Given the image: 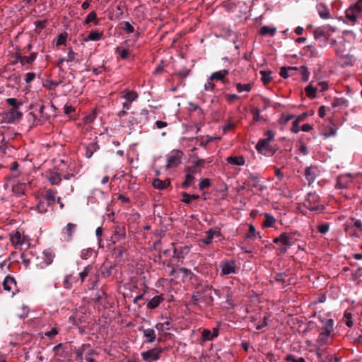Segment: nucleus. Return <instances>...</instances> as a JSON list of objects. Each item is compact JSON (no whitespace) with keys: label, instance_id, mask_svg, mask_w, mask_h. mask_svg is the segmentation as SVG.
Segmentation results:
<instances>
[{"label":"nucleus","instance_id":"obj_8","mask_svg":"<svg viewBox=\"0 0 362 362\" xmlns=\"http://www.w3.org/2000/svg\"><path fill=\"white\" fill-rule=\"evenodd\" d=\"M320 170L316 166L311 165L307 167L305 170V179L308 181V185L313 184L316 177L318 176Z\"/></svg>","mask_w":362,"mask_h":362},{"label":"nucleus","instance_id":"obj_24","mask_svg":"<svg viewBox=\"0 0 362 362\" xmlns=\"http://www.w3.org/2000/svg\"><path fill=\"white\" fill-rule=\"evenodd\" d=\"M52 206L53 205H52L50 203L47 202V201L42 199L39 201L38 204L36 206V209L39 213L43 214L48 211V209L49 207Z\"/></svg>","mask_w":362,"mask_h":362},{"label":"nucleus","instance_id":"obj_25","mask_svg":"<svg viewBox=\"0 0 362 362\" xmlns=\"http://www.w3.org/2000/svg\"><path fill=\"white\" fill-rule=\"evenodd\" d=\"M331 334L320 332L316 340V343L319 346H323L329 343Z\"/></svg>","mask_w":362,"mask_h":362},{"label":"nucleus","instance_id":"obj_46","mask_svg":"<svg viewBox=\"0 0 362 362\" xmlns=\"http://www.w3.org/2000/svg\"><path fill=\"white\" fill-rule=\"evenodd\" d=\"M348 101L344 98H335L332 102V107H347Z\"/></svg>","mask_w":362,"mask_h":362},{"label":"nucleus","instance_id":"obj_50","mask_svg":"<svg viewBox=\"0 0 362 362\" xmlns=\"http://www.w3.org/2000/svg\"><path fill=\"white\" fill-rule=\"evenodd\" d=\"M94 23L95 25L98 24V19L97 18V14L95 11H91L87 16L85 20L86 23Z\"/></svg>","mask_w":362,"mask_h":362},{"label":"nucleus","instance_id":"obj_38","mask_svg":"<svg viewBox=\"0 0 362 362\" xmlns=\"http://www.w3.org/2000/svg\"><path fill=\"white\" fill-rule=\"evenodd\" d=\"M297 71H298L300 73L301 79L303 81L306 82L308 81L310 77V72L307 66H300V67H298Z\"/></svg>","mask_w":362,"mask_h":362},{"label":"nucleus","instance_id":"obj_59","mask_svg":"<svg viewBox=\"0 0 362 362\" xmlns=\"http://www.w3.org/2000/svg\"><path fill=\"white\" fill-rule=\"evenodd\" d=\"M236 88H237L238 92H239V93H241L243 91L250 92L251 90L252 87H251V85L249 83H247V84L238 83L236 85Z\"/></svg>","mask_w":362,"mask_h":362},{"label":"nucleus","instance_id":"obj_23","mask_svg":"<svg viewBox=\"0 0 362 362\" xmlns=\"http://www.w3.org/2000/svg\"><path fill=\"white\" fill-rule=\"evenodd\" d=\"M206 295L200 291L195 292L192 297V302L194 305H198L201 302L209 303L208 300L206 299Z\"/></svg>","mask_w":362,"mask_h":362},{"label":"nucleus","instance_id":"obj_19","mask_svg":"<svg viewBox=\"0 0 362 362\" xmlns=\"http://www.w3.org/2000/svg\"><path fill=\"white\" fill-rule=\"evenodd\" d=\"M126 237V230L124 226H117L115 234L112 237V243L115 244L117 241L124 239Z\"/></svg>","mask_w":362,"mask_h":362},{"label":"nucleus","instance_id":"obj_15","mask_svg":"<svg viewBox=\"0 0 362 362\" xmlns=\"http://www.w3.org/2000/svg\"><path fill=\"white\" fill-rule=\"evenodd\" d=\"M139 330L143 332L144 337L146 338V342L152 343L156 338V334L154 329L148 328L144 329V327H140Z\"/></svg>","mask_w":362,"mask_h":362},{"label":"nucleus","instance_id":"obj_57","mask_svg":"<svg viewBox=\"0 0 362 362\" xmlns=\"http://www.w3.org/2000/svg\"><path fill=\"white\" fill-rule=\"evenodd\" d=\"M194 177L190 173H187L186 174V177L185 182L182 183V187L187 188L190 186L194 180Z\"/></svg>","mask_w":362,"mask_h":362},{"label":"nucleus","instance_id":"obj_44","mask_svg":"<svg viewBox=\"0 0 362 362\" xmlns=\"http://www.w3.org/2000/svg\"><path fill=\"white\" fill-rule=\"evenodd\" d=\"M355 58L353 55L347 54L341 57V64L344 66H353Z\"/></svg>","mask_w":362,"mask_h":362},{"label":"nucleus","instance_id":"obj_2","mask_svg":"<svg viewBox=\"0 0 362 362\" xmlns=\"http://www.w3.org/2000/svg\"><path fill=\"white\" fill-rule=\"evenodd\" d=\"M362 12V0H358L354 4L350 6L346 11L347 23L354 25Z\"/></svg>","mask_w":362,"mask_h":362},{"label":"nucleus","instance_id":"obj_39","mask_svg":"<svg viewBox=\"0 0 362 362\" xmlns=\"http://www.w3.org/2000/svg\"><path fill=\"white\" fill-rule=\"evenodd\" d=\"M317 90V88L313 86L311 83L307 86L305 88L306 95L310 99H313L316 97Z\"/></svg>","mask_w":362,"mask_h":362},{"label":"nucleus","instance_id":"obj_64","mask_svg":"<svg viewBox=\"0 0 362 362\" xmlns=\"http://www.w3.org/2000/svg\"><path fill=\"white\" fill-rule=\"evenodd\" d=\"M329 229V225L328 223H322L317 226V231L322 234H325Z\"/></svg>","mask_w":362,"mask_h":362},{"label":"nucleus","instance_id":"obj_27","mask_svg":"<svg viewBox=\"0 0 362 362\" xmlns=\"http://www.w3.org/2000/svg\"><path fill=\"white\" fill-rule=\"evenodd\" d=\"M313 35H314V38L316 40H319L322 39L324 42H326L328 40V39H329V37L327 36V35L325 34V31L322 30V28L320 26L316 28L314 30Z\"/></svg>","mask_w":362,"mask_h":362},{"label":"nucleus","instance_id":"obj_32","mask_svg":"<svg viewBox=\"0 0 362 362\" xmlns=\"http://www.w3.org/2000/svg\"><path fill=\"white\" fill-rule=\"evenodd\" d=\"M19 109H11L9 111V118L8 120L10 122H14L21 119L23 116V113L18 110Z\"/></svg>","mask_w":362,"mask_h":362},{"label":"nucleus","instance_id":"obj_21","mask_svg":"<svg viewBox=\"0 0 362 362\" xmlns=\"http://www.w3.org/2000/svg\"><path fill=\"white\" fill-rule=\"evenodd\" d=\"M89 348H90L89 344H83L81 348L78 349L76 351V360L81 362L83 360V353L86 352L88 349V350L86 354L88 355L92 354L93 353V350L90 349Z\"/></svg>","mask_w":362,"mask_h":362},{"label":"nucleus","instance_id":"obj_33","mask_svg":"<svg viewBox=\"0 0 362 362\" xmlns=\"http://www.w3.org/2000/svg\"><path fill=\"white\" fill-rule=\"evenodd\" d=\"M257 237H258L259 239L262 238L260 234L256 231L255 227L252 224L250 225L248 231L245 235V238L253 240L255 239Z\"/></svg>","mask_w":362,"mask_h":362},{"label":"nucleus","instance_id":"obj_34","mask_svg":"<svg viewBox=\"0 0 362 362\" xmlns=\"http://www.w3.org/2000/svg\"><path fill=\"white\" fill-rule=\"evenodd\" d=\"M324 326L321 332L331 334L333 331L334 321L332 319H325L322 320Z\"/></svg>","mask_w":362,"mask_h":362},{"label":"nucleus","instance_id":"obj_9","mask_svg":"<svg viewBox=\"0 0 362 362\" xmlns=\"http://www.w3.org/2000/svg\"><path fill=\"white\" fill-rule=\"evenodd\" d=\"M3 287L5 291L11 292V296H13L15 291H18L16 288V281L15 279L11 276H7L3 281Z\"/></svg>","mask_w":362,"mask_h":362},{"label":"nucleus","instance_id":"obj_53","mask_svg":"<svg viewBox=\"0 0 362 362\" xmlns=\"http://www.w3.org/2000/svg\"><path fill=\"white\" fill-rule=\"evenodd\" d=\"M343 320L344 323L349 327H351L354 325L352 321V315L351 313L348 312L347 310L345 311L344 314V318Z\"/></svg>","mask_w":362,"mask_h":362},{"label":"nucleus","instance_id":"obj_17","mask_svg":"<svg viewBox=\"0 0 362 362\" xmlns=\"http://www.w3.org/2000/svg\"><path fill=\"white\" fill-rule=\"evenodd\" d=\"M24 239L25 237L20 230H15L10 234V240L14 245H22L25 242Z\"/></svg>","mask_w":362,"mask_h":362},{"label":"nucleus","instance_id":"obj_48","mask_svg":"<svg viewBox=\"0 0 362 362\" xmlns=\"http://www.w3.org/2000/svg\"><path fill=\"white\" fill-rule=\"evenodd\" d=\"M68 37V34L66 32L62 33L59 34L56 40V45H65L66 42V40Z\"/></svg>","mask_w":362,"mask_h":362},{"label":"nucleus","instance_id":"obj_30","mask_svg":"<svg viewBox=\"0 0 362 362\" xmlns=\"http://www.w3.org/2000/svg\"><path fill=\"white\" fill-rule=\"evenodd\" d=\"M170 184L169 180H161L160 179H155L153 181V186L158 189H166Z\"/></svg>","mask_w":362,"mask_h":362},{"label":"nucleus","instance_id":"obj_54","mask_svg":"<svg viewBox=\"0 0 362 362\" xmlns=\"http://www.w3.org/2000/svg\"><path fill=\"white\" fill-rule=\"evenodd\" d=\"M133 115L129 117V122L131 126H134L142 122V118H139L137 114L132 112Z\"/></svg>","mask_w":362,"mask_h":362},{"label":"nucleus","instance_id":"obj_3","mask_svg":"<svg viewBox=\"0 0 362 362\" xmlns=\"http://www.w3.org/2000/svg\"><path fill=\"white\" fill-rule=\"evenodd\" d=\"M305 206L310 211H321L324 209L320 203V197L316 193H309L307 197Z\"/></svg>","mask_w":362,"mask_h":362},{"label":"nucleus","instance_id":"obj_52","mask_svg":"<svg viewBox=\"0 0 362 362\" xmlns=\"http://www.w3.org/2000/svg\"><path fill=\"white\" fill-rule=\"evenodd\" d=\"M115 53L119 54L120 57L122 59H126L129 56V50L127 49H122L119 47H117L115 49Z\"/></svg>","mask_w":362,"mask_h":362},{"label":"nucleus","instance_id":"obj_49","mask_svg":"<svg viewBox=\"0 0 362 362\" xmlns=\"http://www.w3.org/2000/svg\"><path fill=\"white\" fill-rule=\"evenodd\" d=\"M264 218L263 226L265 227H272L276 221L275 218L269 214H265Z\"/></svg>","mask_w":362,"mask_h":362},{"label":"nucleus","instance_id":"obj_60","mask_svg":"<svg viewBox=\"0 0 362 362\" xmlns=\"http://www.w3.org/2000/svg\"><path fill=\"white\" fill-rule=\"evenodd\" d=\"M202 338L203 341H209L214 339L213 334L209 329H204L202 332Z\"/></svg>","mask_w":362,"mask_h":362},{"label":"nucleus","instance_id":"obj_5","mask_svg":"<svg viewBox=\"0 0 362 362\" xmlns=\"http://www.w3.org/2000/svg\"><path fill=\"white\" fill-rule=\"evenodd\" d=\"M163 349L161 347H155L141 354L142 359L146 362H153L158 361Z\"/></svg>","mask_w":362,"mask_h":362},{"label":"nucleus","instance_id":"obj_31","mask_svg":"<svg viewBox=\"0 0 362 362\" xmlns=\"http://www.w3.org/2000/svg\"><path fill=\"white\" fill-rule=\"evenodd\" d=\"M245 160L243 156H229L228 157V164L233 165H243Z\"/></svg>","mask_w":362,"mask_h":362},{"label":"nucleus","instance_id":"obj_51","mask_svg":"<svg viewBox=\"0 0 362 362\" xmlns=\"http://www.w3.org/2000/svg\"><path fill=\"white\" fill-rule=\"evenodd\" d=\"M92 270L91 266H87L84 268V269L79 273V279L81 281V284L83 283L86 278L88 276L89 273Z\"/></svg>","mask_w":362,"mask_h":362},{"label":"nucleus","instance_id":"obj_1","mask_svg":"<svg viewBox=\"0 0 362 362\" xmlns=\"http://www.w3.org/2000/svg\"><path fill=\"white\" fill-rule=\"evenodd\" d=\"M274 135L272 130H268L264 133L265 138L259 139L255 146L258 153L264 156H272L275 153L276 149L269 144L274 139Z\"/></svg>","mask_w":362,"mask_h":362},{"label":"nucleus","instance_id":"obj_63","mask_svg":"<svg viewBox=\"0 0 362 362\" xmlns=\"http://www.w3.org/2000/svg\"><path fill=\"white\" fill-rule=\"evenodd\" d=\"M93 250L90 248L83 249L81 252V257L83 259H87L93 255Z\"/></svg>","mask_w":362,"mask_h":362},{"label":"nucleus","instance_id":"obj_37","mask_svg":"<svg viewBox=\"0 0 362 362\" xmlns=\"http://www.w3.org/2000/svg\"><path fill=\"white\" fill-rule=\"evenodd\" d=\"M115 269V265H106L104 264L101 268V274L105 277H109L112 274L113 270Z\"/></svg>","mask_w":362,"mask_h":362},{"label":"nucleus","instance_id":"obj_28","mask_svg":"<svg viewBox=\"0 0 362 362\" xmlns=\"http://www.w3.org/2000/svg\"><path fill=\"white\" fill-rule=\"evenodd\" d=\"M298 67L295 66H288V67H281L280 70V76L284 78H287L290 76L293 75V72L297 71Z\"/></svg>","mask_w":362,"mask_h":362},{"label":"nucleus","instance_id":"obj_45","mask_svg":"<svg viewBox=\"0 0 362 362\" xmlns=\"http://www.w3.org/2000/svg\"><path fill=\"white\" fill-rule=\"evenodd\" d=\"M6 103L11 106V109H19L22 106L23 103L18 101L16 98H9L6 100Z\"/></svg>","mask_w":362,"mask_h":362},{"label":"nucleus","instance_id":"obj_4","mask_svg":"<svg viewBox=\"0 0 362 362\" xmlns=\"http://www.w3.org/2000/svg\"><path fill=\"white\" fill-rule=\"evenodd\" d=\"M356 180H362V175H356L352 177L349 174L341 175L337 179L336 188L339 189L349 187L352 182Z\"/></svg>","mask_w":362,"mask_h":362},{"label":"nucleus","instance_id":"obj_61","mask_svg":"<svg viewBox=\"0 0 362 362\" xmlns=\"http://www.w3.org/2000/svg\"><path fill=\"white\" fill-rule=\"evenodd\" d=\"M285 360L287 362H306L304 358L300 357L296 358L293 354L286 355Z\"/></svg>","mask_w":362,"mask_h":362},{"label":"nucleus","instance_id":"obj_22","mask_svg":"<svg viewBox=\"0 0 362 362\" xmlns=\"http://www.w3.org/2000/svg\"><path fill=\"white\" fill-rule=\"evenodd\" d=\"M57 193V190H54L52 189H48L45 191V194L43 197V199L54 206L56 202Z\"/></svg>","mask_w":362,"mask_h":362},{"label":"nucleus","instance_id":"obj_14","mask_svg":"<svg viewBox=\"0 0 362 362\" xmlns=\"http://www.w3.org/2000/svg\"><path fill=\"white\" fill-rule=\"evenodd\" d=\"M55 257V253L49 250H45L43 251V264L41 265V268H44L45 267H47L50 265L54 260V258Z\"/></svg>","mask_w":362,"mask_h":362},{"label":"nucleus","instance_id":"obj_18","mask_svg":"<svg viewBox=\"0 0 362 362\" xmlns=\"http://www.w3.org/2000/svg\"><path fill=\"white\" fill-rule=\"evenodd\" d=\"M138 93L134 90L125 89L121 93V98H124L126 101L132 103L138 98Z\"/></svg>","mask_w":362,"mask_h":362},{"label":"nucleus","instance_id":"obj_11","mask_svg":"<svg viewBox=\"0 0 362 362\" xmlns=\"http://www.w3.org/2000/svg\"><path fill=\"white\" fill-rule=\"evenodd\" d=\"M77 225L72 223H69L62 230V235L64 237V240L70 241L73 238V235L76 232Z\"/></svg>","mask_w":362,"mask_h":362},{"label":"nucleus","instance_id":"obj_58","mask_svg":"<svg viewBox=\"0 0 362 362\" xmlns=\"http://www.w3.org/2000/svg\"><path fill=\"white\" fill-rule=\"evenodd\" d=\"M322 30L325 31V34L327 35V36L328 37H330V35H332V33H334L336 31V28L335 27H333L329 24H327V25H322V26H320Z\"/></svg>","mask_w":362,"mask_h":362},{"label":"nucleus","instance_id":"obj_10","mask_svg":"<svg viewBox=\"0 0 362 362\" xmlns=\"http://www.w3.org/2000/svg\"><path fill=\"white\" fill-rule=\"evenodd\" d=\"M182 152L176 151L168 156L166 168H172L177 166L181 162Z\"/></svg>","mask_w":362,"mask_h":362},{"label":"nucleus","instance_id":"obj_12","mask_svg":"<svg viewBox=\"0 0 362 362\" xmlns=\"http://www.w3.org/2000/svg\"><path fill=\"white\" fill-rule=\"evenodd\" d=\"M316 9L320 17L322 19H330L332 15L328 7L324 3H319L316 5Z\"/></svg>","mask_w":362,"mask_h":362},{"label":"nucleus","instance_id":"obj_6","mask_svg":"<svg viewBox=\"0 0 362 362\" xmlns=\"http://www.w3.org/2000/svg\"><path fill=\"white\" fill-rule=\"evenodd\" d=\"M294 235L293 233H282L279 237L274 239L273 242L276 244L280 243L288 247L293 245Z\"/></svg>","mask_w":362,"mask_h":362},{"label":"nucleus","instance_id":"obj_40","mask_svg":"<svg viewBox=\"0 0 362 362\" xmlns=\"http://www.w3.org/2000/svg\"><path fill=\"white\" fill-rule=\"evenodd\" d=\"M240 267L237 264L235 261H228V275L238 273Z\"/></svg>","mask_w":362,"mask_h":362},{"label":"nucleus","instance_id":"obj_62","mask_svg":"<svg viewBox=\"0 0 362 362\" xmlns=\"http://www.w3.org/2000/svg\"><path fill=\"white\" fill-rule=\"evenodd\" d=\"M179 271L183 273L185 277L189 278V279H192V278L195 276L192 271L187 268L180 267Z\"/></svg>","mask_w":362,"mask_h":362},{"label":"nucleus","instance_id":"obj_47","mask_svg":"<svg viewBox=\"0 0 362 362\" xmlns=\"http://www.w3.org/2000/svg\"><path fill=\"white\" fill-rule=\"evenodd\" d=\"M74 278L71 274L66 275L63 281V287L66 289H70L72 287Z\"/></svg>","mask_w":362,"mask_h":362},{"label":"nucleus","instance_id":"obj_26","mask_svg":"<svg viewBox=\"0 0 362 362\" xmlns=\"http://www.w3.org/2000/svg\"><path fill=\"white\" fill-rule=\"evenodd\" d=\"M226 77V70L223 69L219 71H216L211 74L210 78L211 81H222L224 82Z\"/></svg>","mask_w":362,"mask_h":362},{"label":"nucleus","instance_id":"obj_41","mask_svg":"<svg viewBox=\"0 0 362 362\" xmlns=\"http://www.w3.org/2000/svg\"><path fill=\"white\" fill-rule=\"evenodd\" d=\"M182 202L186 204H190L192 200H196L199 198V195H197V194L191 195V194H187V192H182Z\"/></svg>","mask_w":362,"mask_h":362},{"label":"nucleus","instance_id":"obj_29","mask_svg":"<svg viewBox=\"0 0 362 362\" xmlns=\"http://www.w3.org/2000/svg\"><path fill=\"white\" fill-rule=\"evenodd\" d=\"M99 148L98 145L96 142L90 143L86 148L85 156L87 158H90L92 157L94 152H95Z\"/></svg>","mask_w":362,"mask_h":362},{"label":"nucleus","instance_id":"obj_42","mask_svg":"<svg viewBox=\"0 0 362 362\" xmlns=\"http://www.w3.org/2000/svg\"><path fill=\"white\" fill-rule=\"evenodd\" d=\"M259 74L262 76V81L264 85H267L272 81V71H260Z\"/></svg>","mask_w":362,"mask_h":362},{"label":"nucleus","instance_id":"obj_7","mask_svg":"<svg viewBox=\"0 0 362 362\" xmlns=\"http://www.w3.org/2000/svg\"><path fill=\"white\" fill-rule=\"evenodd\" d=\"M17 61H13L12 64H16L20 62L22 66L28 64H32L37 57V52H32L30 56H23L18 52H16Z\"/></svg>","mask_w":362,"mask_h":362},{"label":"nucleus","instance_id":"obj_56","mask_svg":"<svg viewBox=\"0 0 362 362\" xmlns=\"http://www.w3.org/2000/svg\"><path fill=\"white\" fill-rule=\"evenodd\" d=\"M189 71H190L189 69L185 68L175 73V75L178 76L181 81L180 83H182V81L189 75Z\"/></svg>","mask_w":362,"mask_h":362},{"label":"nucleus","instance_id":"obj_55","mask_svg":"<svg viewBox=\"0 0 362 362\" xmlns=\"http://www.w3.org/2000/svg\"><path fill=\"white\" fill-rule=\"evenodd\" d=\"M122 24L123 25V26L122 27V28L127 33V34H130V33H134L135 30H134V28L132 26V25L128 22V21H124L122 23Z\"/></svg>","mask_w":362,"mask_h":362},{"label":"nucleus","instance_id":"obj_20","mask_svg":"<svg viewBox=\"0 0 362 362\" xmlns=\"http://www.w3.org/2000/svg\"><path fill=\"white\" fill-rule=\"evenodd\" d=\"M190 248L188 246L175 247L173 250L174 257L177 259H183L189 254Z\"/></svg>","mask_w":362,"mask_h":362},{"label":"nucleus","instance_id":"obj_13","mask_svg":"<svg viewBox=\"0 0 362 362\" xmlns=\"http://www.w3.org/2000/svg\"><path fill=\"white\" fill-rule=\"evenodd\" d=\"M46 177L52 185H59L62 181L61 174L55 170L50 171Z\"/></svg>","mask_w":362,"mask_h":362},{"label":"nucleus","instance_id":"obj_16","mask_svg":"<svg viewBox=\"0 0 362 362\" xmlns=\"http://www.w3.org/2000/svg\"><path fill=\"white\" fill-rule=\"evenodd\" d=\"M163 300V295L156 296L148 300L146 307L150 310L156 309Z\"/></svg>","mask_w":362,"mask_h":362},{"label":"nucleus","instance_id":"obj_35","mask_svg":"<svg viewBox=\"0 0 362 362\" xmlns=\"http://www.w3.org/2000/svg\"><path fill=\"white\" fill-rule=\"evenodd\" d=\"M276 33V29L275 28H271L267 25H264L261 27L259 30V34L261 35H269L274 36Z\"/></svg>","mask_w":362,"mask_h":362},{"label":"nucleus","instance_id":"obj_36","mask_svg":"<svg viewBox=\"0 0 362 362\" xmlns=\"http://www.w3.org/2000/svg\"><path fill=\"white\" fill-rule=\"evenodd\" d=\"M29 311L28 306L22 305L16 309V315L20 318H25L28 317Z\"/></svg>","mask_w":362,"mask_h":362},{"label":"nucleus","instance_id":"obj_43","mask_svg":"<svg viewBox=\"0 0 362 362\" xmlns=\"http://www.w3.org/2000/svg\"><path fill=\"white\" fill-rule=\"evenodd\" d=\"M103 37V33H99L98 31H91L85 39L86 41L91 40V41H98Z\"/></svg>","mask_w":362,"mask_h":362}]
</instances>
